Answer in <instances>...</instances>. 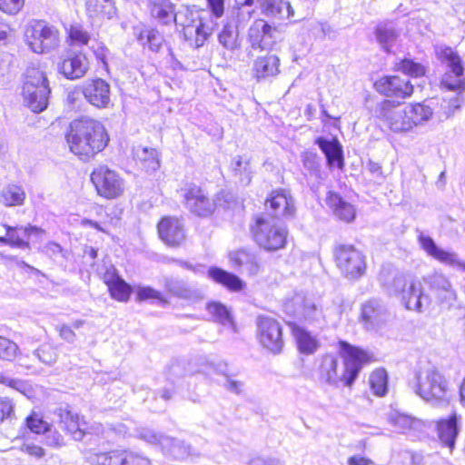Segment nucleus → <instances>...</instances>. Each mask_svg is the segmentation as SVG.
<instances>
[{"mask_svg":"<svg viewBox=\"0 0 465 465\" xmlns=\"http://www.w3.org/2000/svg\"><path fill=\"white\" fill-rule=\"evenodd\" d=\"M160 238L170 246L180 245L184 238L183 224L175 217H164L158 223Z\"/></svg>","mask_w":465,"mask_h":465,"instance_id":"5701e85b","label":"nucleus"},{"mask_svg":"<svg viewBox=\"0 0 465 465\" xmlns=\"http://www.w3.org/2000/svg\"><path fill=\"white\" fill-rule=\"evenodd\" d=\"M232 170L243 185L251 183L252 170L248 159H243L242 156L235 157L232 162Z\"/></svg>","mask_w":465,"mask_h":465,"instance_id":"a19ab883","label":"nucleus"},{"mask_svg":"<svg viewBox=\"0 0 465 465\" xmlns=\"http://www.w3.org/2000/svg\"><path fill=\"white\" fill-rule=\"evenodd\" d=\"M85 460L91 465H151L147 457L129 450L104 452L90 450L85 453Z\"/></svg>","mask_w":465,"mask_h":465,"instance_id":"9d476101","label":"nucleus"},{"mask_svg":"<svg viewBox=\"0 0 465 465\" xmlns=\"http://www.w3.org/2000/svg\"><path fill=\"white\" fill-rule=\"evenodd\" d=\"M208 276L216 283H219L232 292L242 291L245 283L238 276L217 267H212L208 271Z\"/></svg>","mask_w":465,"mask_h":465,"instance_id":"473e14b6","label":"nucleus"},{"mask_svg":"<svg viewBox=\"0 0 465 465\" xmlns=\"http://www.w3.org/2000/svg\"><path fill=\"white\" fill-rule=\"evenodd\" d=\"M391 295L399 297L408 310L422 312L428 308L430 299L423 292L422 283L416 279H408L401 273H396L391 281L384 282Z\"/></svg>","mask_w":465,"mask_h":465,"instance_id":"39448f33","label":"nucleus"},{"mask_svg":"<svg viewBox=\"0 0 465 465\" xmlns=\"http://www.w3.org/2000/svg\"><path fill=\"white\" fill-rule=\"evenodd\" d=\"M85 5L88 15L94 19H112L116 15L114 0H86Z\"/></svg>","mask_w":465,"mask_h":465,"instance_id":"2f4dec72","label":"nucleus"},{"mask_svg":"<svg viewBox=\"0 0 465 465\" xmlns=\"http://www.w3.org/2000/svg\"><path fill=\"white\" fill-rule=\"evenodd\" d=\"M148 9L151 15L163 25L175 19L173 7L169 0H148Z\"/></svg>","mask_w":465,"mask_h":465,"instance_id":"c9c22d12","label":"nucleus"},{"mask_svg":"<svg viewBox=\"0 0 465 465\" xmlns=\"http://www.w3.org/2000/svg\"><path fill=\"white\" fill-rule=\"evenodd\" d=\"M376 117L393 133L412 131L407 104L383 100L375 108Z\"/></svg>","mask_w":465,"mask_h":465,"instance_id":"1a4fd4ad","label":"nucleus"},{"mask_svg":"<svg viewBox=\"0 0 465 465\" xmlns=\"http://www.w3.org/2000/svg\"><path fill=\"white\" fill-rule=\"evenodd\" d=\"M66 140L72 153L89 159L105 148L109 137L102 123L82 117L70 124Z\"/></svg>","mask_w":465,"mask_h":465,"instance_id":"f03ea898","label":"nucleus"},{"mask_svg":"<svg viewBox=\"0 0 465 465\" xmlns=\"http://www.w3.org/2000/svg\"><path fill=\"white\" fill-rule=\"evenodd\" d=\"M398 34L391 24L380 25L376 28V38L381 47L387 52L396 41Z\"/></svg>","mask_w":465,"mask_h":465,"instance_id":"37998d69","label":"nucleus"},{"mask_svg":"<svg viewBox=\"0 0 465 465\" xmlns=\"http://www.w3.org/2000/svg\"><path fill=\"white\" fill-rule=\"evenodd\" d=\"M162 450L165 454L177 460L197 459L201 456L200 452L194 450L190 445L168 436L163 439Z\"/></svg>","mask_w":465,"mask_h":465,"instance_id":"bb28decb","label":"nucleus"},{"mask_svg":"<svg viewBox=\"0 0 465 465\" xmlns=\"http://www.w3.org/2000/svg\"><path fill=\"white\" fill-rule=\"evenodd\" d=\"M36 357L45 364L51 365L57 360L55 348L50 344H44L35 351Z\"/></svg>","mask_w":465,"mask_h":465,"instance_id":"09e8293b","label":"nucleus"},{"mask_svg":"<svg viewBox=\"0 0 465 465\" xmlns=\"http://www.w3.org/2000/svg\"><path fill=\"white\" fill-rule=\"evenodd\" d=\"M252 232L257 244L267 251H277L285 245L287 230L281 221L269 213L257 217Z\"/></svg>","mask_w":465,"mask_h":465,"instance_id":"423d86ee","label":"nucleus"},{"mask_svg":"<svg viewBox=\"0 0 465 465\" xmlns=\"http://www.w3.org/2000/svg\"><path fill=\"white\" fill-rule=\"evenodd\" d=\"M422 250L430 257L446 265L456 267L465 272V262L459 259L456 252L445 251L438 247L433 239L428 235L420 233L418 237Z\"/></svg>","mask_w":465,"mask_h":465,"instance_id":"f3484780","label":"nucleus"},{"mask_svg":"<svg viewBox=\"0 0 465 465\" xmlns=\"http://www.w3.org/2000/svg\"><path fill=\"white\" fill-rule=\"evenodd\" d=\"M414 392L422 400L432 403L448 401L449 383L432 364L420 365L411 381Z\"/></svg>","mask_w":465,"mask_h":465,"instance_id":"20e7f679","label":"nucleus"},{"mask_svg":"<svg viewBox=\"0 0 465 465\" xmlns=\"http://www.w3.org/2000/svg\"><path fill=\"white\" fill-rule=\"evenodd\" d=\"M206 310L214 322L223 325L233 326L231 312L223 303L219 302H211L206 304Z\"/></svg>","mask_w":465,"mask_h":465,"instance_id":"ea45409f","label":"nucleus"},{"mask_svg":"<svg viewBox=\"0 0 465 465\" xmlns=\"http://www.w3.org/2000/svg\"><path fill=\"white\" fill-rule=\"evenodd\" d=\"M374 86L377 92L385 96L407 98L413 93L410 81L396 75L383 76L375 82Z\"/></svg>","mask_w":465,"mask_h":465,"instance_id":"aec40b11","label":"nucleus"},{"mask_svg":"<svg viewBox=\"0 0 465 465\" xmlns=\"http://www.w3.org/2000/svg\"><path fill=\"white\" fill-rule=\"evenodd\" d=\"M229 261L233 268L251 276L257 275L262 268L257 255L246 250L231 252L229 253Z\"/></svg>","mask_w":465,"mask_h":465,"instance_id":"b1692460","label":"nucleus"},{"mask_svg":"<svg viewBox=\"0 0 465 465\" xmlns=\"http://www.w3.org/2000/svg\"><path fill=\"white\" fill-rule=\"evenodd\" d=\"M302 163L305 169L311 173H317L319 171L320 163L319 157L316 153L306 152L302 154Z\"/></svg>","mask_w":465,"mask_h":465,"instance_id":"0e129e2a","label":"nucleus"},{"mask_svg":"<svg viewBox=\"0 0 465 465\" xmlns=\"http://www.w3.org/2000/svg\"><path fill=\"white\" fill-rule=\"evenodd\" d=\"M25 198L26 193L24 188L18 184H7L0 192V203L7 207L21 206Z\"/></svg>","mask_w":465,"mask_h":465,"instance_id":"e433bc0d","label":"nucleus"},{"mask_svg":"<svg viewBox=\"0 0 465 465\" xmlns=\"http://www.w3.org/2000/svg\"><path fill=\"white\" fill-rule=\"evenodd\" d=\"M396 69L413 77H419L425 74L424 66L411 59H404L396 64Z\"/></svg>","mask_w":465,"mask_h":465,"instance_id":"49530a36","label":"nucleus"},{"mask_svg":"<svg viewBox=\"0 0 465 465\" xmlns=\"http://www.w3.org/2000/svg\"><path fill=\"white\" fill-rule=\"evenodd\" d=\"M137 300L140 302L147 300H157L162 303H166L161 292L149 286H138L136 290Z\"/></svg>","mask_w":465,"mask_h":465,"instance_id":"603ef678","label":"nucleus"},{"mask_svg":"<svg viewBox=\"0 0 465 465\" xmlns=\"http://www.w3.org/2000/svg\"><path fill=\"white\" fill-rule=\"evenodd\" d=\"M390 420L400 432H405L406 430H411L415 422L411 417L400 413L392 414L390 417Z\"/></svg>","mask_w":465,"mask_h":465,"instance_id":"5fc2aeb1","label":"nucleus"},{"mask_svg":"<svg viewBox=\"0 0 465 465\" xmlns=\"http://www.w3.org/2000/svg\"><path fill=\"white\" fill-rule=\"evenodd\" d=\"M388 376L383 369L374 371L370 376V385L374 394L383 396L387 392Z\"/></svg>","mask_w":465,"mask_h":465,"instance_id":"c03bdc74","label":"nucleus"},{"mask_svg":"<svg viewBox=\"0 0 465 465\" xmlns=\"http://www.w3.org/2000/svg\"><path fill=\"white\" fill-rule=\"evenodd\" d=\"M423 282L440 302L448 304H452L456 302L457 292L445 274L435 272L424 276Z\"/></svg>","mask_w":465,"mask_h":465,"instance_id":"a211bd4d","label":"nucleus"},{"mask_svg":"<svg viewBox=\"0 0 465 465\" xmlns=\"http://www.w3.org/2000/svg\"><path fill=\"white\" fill-rule=\"evenodd\" d=\"M69 38L74 45H86L90 40L89 34L81 26L73 25L69 29Z\"/></svg>","mask_w":465,"mask_h":465,"instance_id":"13d9d810","label":"nucleus"},{"mask_svg":"<svg viewBox=\"0 0 465 465\" xmlns=\"http://www.w3.org/2000/svg\"><path fill=\"white\" fill-rule=\"evenodd\" d=\"M361 322L367 331H379L391 321V313L378 299H370L361 305Z\"/></svg>","mask_w":465,"mask_h":465,"instance_id":"dca6fc26","label":"nucleus"},{"mask_svg":"<svg viewBox=\"0 0 465 465\" xmlns=\"http://www.w3.org/2000/svg\"><path fill=\"white\" fill-rule=\"evenodd\" d=\"M137 40L143 45H147L153 52H158L164 41L163 36L156 29H147L141 31L137 35Z\"/></svg>","mask_w":465,"mask_h":465,"instance_id":"79ce46f5","label":"nucleus"},{"mask_svg":"<svg viewBox=\"0 0 465 465\" xmlns=\"http://www.w3.org/2000/svg\"><path fill=\"white\" fill-rule=\"evenodd\" d=\"M136 163L147 173L154 172L160 167L158 152L154 148L135 146L133 150Z\"/></svg>","mask_w":465,"mask_h":465,"instance_id":"c756f323","label":"nucleus"},{"mask_svg":"<svg viewBox=\"0 0 465 465\" xmlns=\"http://www.w3.org/2000/svg\"><path fill=\"white\" fill-rule=\"evenodd\" d=\"M91 181L97 193L106 199L117 198L124 191V180L105 165H100L92 172Z\"/></svg>","mask_w":465,"mask_h":465,"instance_id":"9b49d317","label":"nucleus"},{"mask_svg":"<svg viewBox=\"0 0 465 465\" xmlns=\"http://www.w3.org/2000/svg\"><path fill=\"white\" fill-rule=\"evenodd\" d=\"M181 193L186 208L191 213L206 217L214 211V203L200 186L194 183H187L181 189Z\"/></svg>","mask_w":465,"mask_h":465,"instance_id":"4468645a","label":"nucleus"},{"mask_svg":"<svg viewBox=\"0 0 465 465\" xmlns=\"http://www.w3.org/2000/svg\"><path fill=\"white\" fill-rule=\"evenodd\" d=\"M25 41L35 54H48L60 46L59 30L44 20L30 22L25 30Z\"/></svg>","mask_w":465,"mask_h":465,"instance_id":"0eeeda50","label":"nucleus"},{"mask_svg":"<svg viewBox=\"0 0 465 465\" xmlns=\"http://www.w3.org/2000/svg\"><path fill=\"white\" fill-rule=\"evenodd\" d=\"M54 413L57 415L63 430L77 415V413L73 412L68 407L57 408Z\"/></svg>","mask_w":465,"mask_h":465,"instance_id":"69168bd1","label":"nucleus"},{"mask_svg":"<svg viewBox=\"0 0 465 465\" xmlns=\"http://www.w3.org/2000/svg\"><path fill=\"white\" fill-rule=\"evenodd\" d=\"M270 209L272 211L273 218L279 221L281 218H290L294 215L295 204L294 199L288 191L279 190L272 193L271 197L267 200Z\"/></svg>","mask_w":465,"mask_h":465,"instance_id":"4be33fe9","label":"nucleus"},{"mask_svg":"<svg viewBox=\"0 0 465 465\" xmlns=\"http://www.w3.org/2000/svg\"><path fill=\"white\" fill-rule=\"evenodd\" d=\"M315 143L325 154L330 165H336L339 168L343 166L342 147L336 138L328 140L319 137Z\"/></svg>","mask_w":465,"mask_h":465,"instance_id":"7c9ffc66","label":"nucleus"},{"mask_svg":"<svg viewBox=\"0 0 465 465\" xmlns=\"http://www.w3.org/2000/svg\"><path fill=\"white\" fill-rule=\"evenodd\" d=\"M326 203L338 219L345 223L352 222L355 219L356 210L354 206L344 201L338 193L330 192Z\"/></svg>","mask_w":465,"mask_h":465,"instance_id":"c85d7f7f","label":"nucleus"},{"mask_svg":"<svg viewBox=\"0 0 465 465\" xmlns=\"http://www.w3.org/2000/svg\"><path fill=\"white\" fill-rule=\"evenodd\" d=\"M82 94L92 105L98 108H104L110 103V85L101 78L85 83Z\"/></svg>","mask_w":465,"mask_h":465,"instance_id":"412c9836","label":"nucleus"},{"mask_svg":"<svg viewBox=\"0 0 465 465\" xmlns=\"http://www.w3.org/2000/svg\"><path fill=\"white\" fill-rule=\"evenodd\" d=\"M253 72L259 81L276 76L280 73L279 57L275 54L257 57L253 64Z\"/></svg>","mask_w":465,"mask_h":465,"instance_id":"cd10ccee","label":"nucleus"},{"mask_svg":"<svg viewBox=\"0 0 465 465\" xmlns=\"http://www.w3.org/2000/svg\"><path fill=\"white\" fill-rule=\"evenodd\" d=\"M335 260L341 272L350 279L361 277L365 272V260L352 245L341 244L335 248Z\"/></svg>","mask_w":465,"mask_h":465,"instance_id":"f8f14e48","label":"nucleus"},{"mask_svg":"<svg viewBox=\"0 0 465 465\" xmlns=\"http://www.w3.org/2000/svg\"><path fill=\"white\" fill-rule=\"evenodd\" d=\"M15 415V404L8 397H0V425L5 420L12 419Z\"/></svg>","mask_w":465,"mask_h":465,"instance_id":"bf43d9fd","label":"nucleus"},{"mask_svg":"<svg viewBox=\"0 0 465 465\" xmlns=\"http://www.w3.org/2000/svg\"><path fill=\"white\" fill-rule=\"evenodd\" d=\"M436 54L448 66V71L442 77V84L449 90L459 91L453 97L443 100L444 114L449 118L464 104V97L461 94L465 90L464 66L458 53L449 46H438Z\"/></svg>","mask_w":465,"mask_h":465,"instance_id":"7ed1b4c3","label":"nucleus"},{"mask_svg":"<svg viewBox=\"0 0 465 465\" xmlns=\"http://www.w3.org/2000/svg\"><path fill=\"white\" fill-rule=\"evenodd\" d=\"M165 287L173 295L182 298H187L190 296V290L186 287L185 283L179 280L167 279L165 281Z\"/></svg>","mask_w":465,"mask_h":465,"instance_id":"4d7b16f0","label":"nucleus"},{"mask_svg":"<svg viewBox=\"0 0 465 465\" xmlns=\"http://www.w3.org/2000/svg\"><path fill=\"white\" fill-rule=\"evenodd\" d=\"M213 26L199 22L196 26L186 25L183 28L184 37L190 41V45L195 48L202 46L207 37L212 34Z\"/></svg>","mask_w":465,"mask_h":465,"instance_id":"4c0bfd02","label":"nucleus"},{"mask_svg":"<svg viewBox=\"0 0 465 465\" xmlns=\"http://www.w3.org/2000/svg\"><path fill=\"white\" fill-rule=\"evenodd\" d=\"M26 427L34 433L40 434L48 430V423L39 414L33 412L25 419Z\"/></svg>","mask_w":465,"mask_h":465,"instance_id":"8fccbe9b","label":"nucleus"},{"mask_svg":"<svg viewBox=\"0 0 465 465\" xmlns=\"http://www.w3.org/2000/svg\"><path fill=\"white\" fill-rule=\"evenodd\" d=\"M302 313L309 321H318L322 316V311L310 301H305Z\"/></svg>","mask_w":465,"mask_h":465,"instance_id":"338daca9","label":"nucleus"},{"mask_svg":"<svg viewBox=\"0 0 465 465\" xmlns=\"http://www.w3.org/2000/svg\"><path fill=\"white\" fill-rule=\"evenodd\" d=\"M262 14L272 20V24L281 25L284 21H297L291 4L286 0H258Z\"/></svg>","mask_w":465,"mask_h":465,"instance_id":"6ab92c4d","label":"nucleus"},{"mask_svg":"<svg viewBox=\"0 0 465 465\" xmlns=\"http://www.w3.org/2000/svg\"><path fill=\"white\" fill-rule=\"evenodd\" d=\"M50 92L46 76L42 71L36 68L26 70L23 96L25 103L34 113L46 109Z\"/></svg>","mask_w":465,"mask_h":465,"instance_id":"6e6552de","label":"nucleus"},{"mask_svg":"<svg viewBox=\"0 0 465 465\" xmlns=\"http://www.w3.org/2000/svg\"><path fill=\"white\" fill-rule=\"evenodd\" d=\"M218 43L226 50L233 52L241 48L242 40L238 26L232 22H226L217 35Z\"/></svg>","mask_w":465,"mask_h":465,"instance_id":"72a5a7b5","label":"nucleus"},{"mask_svg":"<svg viewBox=\"0 0 465 465\" xmlns=\"http://www.w3.org/2000/svg\"><path fill=\"white\" fill-rule=\"evenodd\" d=\"M18 351V346L12 341L0 336V359L13 361Z\"/></svg>","mask_w":465,"mask_h":465,"instance_id":"de8ad7c7","label":"nucleus"},{"mask_svg":"<svg viewBox=\"0 0 465 465\" xmlns=\"http://www.w3.org/2000/svg\"><path fill=\"white\" fill-rule=\"evenodd\" d=\"M293 337L296 340L299 351L303 354H312L318 348V341L310 332L303 328L290 324Z\"/></svg>","mask_w":465,"mask_h":465,"instance_id":"f704fd0d","label":"nucleus"},{"mask_svg":"<svg viewBox=\"0 0 465 465\" xmlns=\"http://www.w3.org/2000/svg\"><path fill=\"white\" fill-rule=\"evenodd\" d=\"M411 130L424 125L433 115V110L424 103L407 104Z\"/></svg>","mask_w":465,"mask_h":465,"instance_id":"58836bf2","label":"nucleus"},{"mask_svg":"<svg viewBox=\"0 0 465 465\" xmlns=\"http://www.w3.org/2000/svg\"><path fill=\"white\" fill-rule=\"evenodd\" d=\"M45 435V444L53 448H60L64 445V437L57 430H52L48 426V430L44 432Z\"/></svg>","mask_w":465,"mask_h":465,"instance_id":"e2e57ef3","label":"nucleus"},{"mask_svg":"<svg viewBox=\"0 0 465 465\" xmlns=\"http://www.w3.org/2000/svg\"><path fill=\"white\" fill-rule=\"evenodd\" d=\"M64 430L72 435L74 440H81L85 434V422L80 420L77 414Z\"/></svg>","mask_w":465,"mask_h":465,"instance_id":"3c124183","label":"nucleus"},{"mask_svg":"<svg viewBox=\"0 0 465 465\" xmlns=\"http://www.w3.org/2000/svg\"><path fill=\"white\" fill-rule=\"evenodd\" d=\"M438 437L442 446L450 451L455 447V441L460 432L459 417L456 413L448 419H442L437 422Z\"/></svg>","mask_w":465,"mask_h":465,"instance_id":"393cba45","label":"nucleus"},{"mask_svg":"<svg viewBox=\"0 0 465 465\" xmlns=\"http://www.w3.org/2000/svg\"><path fill=\"white\" fill-rule=\"evenodd\" d=\"M21 451L33 456L37 459H41L45 455V450L38 445L34 443H24L20 448Z\"/></svg>","mask_w":465,"mask_h":465,"instance_id":"774afa93","label":"nucleus"},{"mask_svg":"<svg viewBox=\"0 0 465 465\" xmlns=\"http://www.w3.org/2000/svg\"><path fill=\"white\" fill-rule=\"evenodd\" d=\"M96 59L101 62L104 68H107L108 48L101 42L93 41L90 46Z\"/></svg>","mask_w":465,"mask_h":465,"instance_id":"052dcab7","label":"nucleus"},{"mask_svg":"<svg viewBox=\"0 0 465 465\" xmlns=\"http://www.w3.org/2000/svg\"><path fill=\"white\" fill-rule=\"evenodd\" d=\"M136 437L145 442L153 445L159 444L162 447V441L166 436L157 434L154 430L148 428H140L136 430Z\"/></svg>","mask_w":465,"mask_h":465,"instance_id":"6e6d98bb","label":"nucleus"},{"mask_svg":"<svg viewBox=\"0 0 465 465\" xmlns=\"http://www.w3.org/2000/svg\"><path fill=\"white\" fill-rule=\"evenodd\" d=\"M260 343L273 354H280L284 346L281 323L271 317H261L258 322Z\"/></svg>","mask_w":465,"mask_h":465,"instance_id":"ddd939ff","label":"nucleus"},{"mask_svg":"<svg viewBox=\"0 0 465 465\" xmlns=\"http://www.w3.org/2000/svg\"><path fill=\"white\" fill-rule=\"evenodd\" d=\"M6 230V235L8 239H12L13 242H9V245L13 247H18L22 249L29 248V242L28 241L24 239L23 237L19 235L18 231L23 232V230H20L18 227H12L9 225H5Z\"/></svg>","mask_w":465,"mask_h":465,"instance_id":"864d4df0","label":"nucleus"},{"mask_svg":"<svg viewBox=\"0 0 465 465\" xmlns=\"http://www.w3.org/2000/svg\"><path fill=\"white\" fill-rule=\"evenodd\" d=\"M108 290L111 297L118 302H127L133 291L131 285L122 277L108 287Z\"/></svg>","mask_w":465,"mask_h":465,"instance_id":"a18cd8bd","label":"nucleus"},{"mask_svg":"<svg viewBox=\"0 0 465 465\" xmlns=\"http://www.w3.org/2000/svg\"><path fill=\"white\" fill-rule=\"evenodd\" d=\"M24 5L25 0H0V10L7 15H16Z\"/></svg>","mask_w":465,"mask_h":465,"instance_id":"680f3d73","label":"nucleus"},{"mask_svg":"<svg viewBox=\"0 0 465 465\" xmlns=\"http://www.w3.org/2000/svg\"><path fill=\"white\" fill-rule=\"evenodd\" d=\"M278 36V28L264 19H255L248 28L247 41L254 50L271 49Z\"/></svg>","mask_w":465,"mask_h":465,"instance_id":"2eb2a0df","label":"nucleus"},{"mask_svg":"<svg viewBox=\"0 0 465 465\" xmlns=\"http://www.w3.org/2000/svg\"><path fill=\"white\" fill-rule=\"evenodd\" d=\"M342 361L332 354L322 357L320 366V378L328 385L339 387L341 384L351 386L357 378L363 364L371 361V356L359 348L345 341L340 342Z\"/></svg>","mask_w":465,"mask_h":465,"instance_id":"f257e3e1","label":"nucleus"},{"mask_svg":"<svg viewBox=\"0 0 465 465\" xmlns=\"http://www.w3.org/2000/svg\"><path fill=\"white\" fill-rule=\"evenodd\" d=\"M89 67L88 60L84 54H74L59 64V72L67 79L74 80L83 77Z\"/></svg>","mask_w":465,"mask_h":465,"instance_id":"a878e982","label":"nucleus"}]
</instances>
